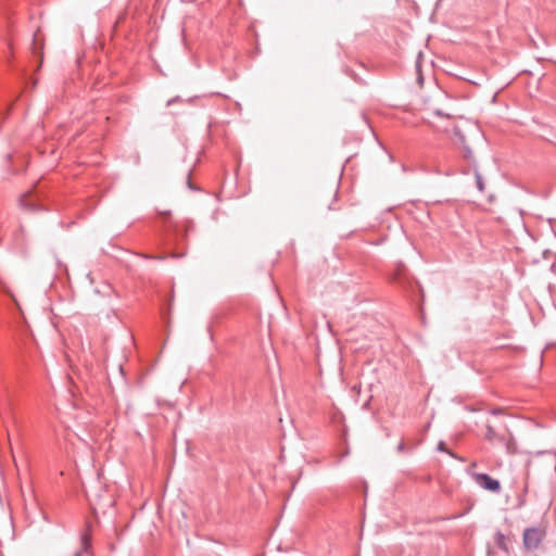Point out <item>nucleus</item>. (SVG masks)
<instances>
[{
    "instance_id": "ddd939ff",
    "label": "nucleus",
    "mask_w": 556,
    "mask_h": 556,
    "mask_svg": "<svg viewBox=\"0 0 556 556\" xmlns=\"http://www.w3.org/2000/svg\"><path fill=\"white\" fill-rule=\"evenodd\" d=\"M170 256H172V257H181V256H182V254L172 253V254H170Z\"/></svg>"
},
{
    "instance_id": "9d476101",
    "label": "nucleus",
    "mask_w": 556,
    "mask_h": 556,
    "mask_svg": "<svg viewBox=\"0 0 556 556\" xmlns=\"http://www.w3.org/2000/svg\"><path fill=\"white\" fill-rule=\"evenodd\" d=\"M405 451V444L404 442H400L397 445V452L402 453Z\"/></svg>"
},
{
    "instance_id": "423d86ee",
    "label": "nucleus",
    "mask_w": 556,
    "mask_h": 556,
    "mask_svg": "<svg viewBox=\"0 0 556 556\" xmlns=\"http://www.w3.org/2000/svg\"><path fill=\"white\" fill-rule=\"evenodd\" d=\"M494 542H495L496 546L500 549H502L503 552H505V553L509 552V547H508V543H507V538H506V535L503 532L497 531L494 534Z\"/></svg>"
},
{
    "instance_id": "20e7f679",
    "label": "nucleus",
    "mask_w": 556,
    "mask_h": 556,
    "mask_svg": "<svg viewBox=\"0 0 556 556\" xmlns=\"http://www.w3.org/2000/svg\"><path fill=\"white\" fill-rule=\"evenodd\" d=\"M472 478L476 483L484 490L491 491L493 493H500L502 490L500 481L493 479L488 473H473Z\"/></svg>"
},
{
    "instance_id": "f8f14e48",
    "label": "nucleus",
    "mask_w": 556,
    "mask_h": 556,
    "mask_svg": "<svg viewBox=\"0 0 556 556\" xmlns=\"http://www.w3.org/2000/svg\"><path fill=\"white\" fill-rule=\"evenodd\" d=\"M438 448L440 451H445V447H444V443L443 442H440L439 445H438Z\"/></svg>"
},
{
    "instance_id": "1a4fd4ad",
    "label": "nucleus",
    "mask_w": 556,
    "mask_h": 556,
    "mask_svg": "<svg viewBox=\"0 0 556 556\" xmlns=\"http://www.w3.org/2000/svg\"><path fill=\"white\" fill-rule=\"evenodd\" d=\"M26 197H27V194H23L20 199V203L22 206L28 207V205L25 202Z\"/></svg>"
},
{
    "instance_id": "f257e3e1",
    "label": "nucleus",
    "mask_w": 556,
    "mask_h": 556,
    "mask_svg": "<svg viewBox=\"0 0 556 556\" xmlns=\"http://www.w3.org/2000/svg\"><path fill=\"white\" fill-rule=\"evenodd\" d=\"M547 536V526L540 523L526 528L522 533V546L526 553L538 551Z\"/></svg>"
},
{
    "instance_id": "6e6552de",
    "label": "nucleus",
    "mask_w": 556,
    "mask_h": 556,
    "mask_svg": "<svg viewBox=\"0 0 556 556\" xmlns=\"http://www.w3.org/2000/svg\"><path fill=\"white\" fill-rule=\"evenodd\" d=\"M475 178H476L477 188L479 189V191L483 192L484 191V182H483L482 176L477 170L475 172Z\"/></svg>"
},
{
    "instance_id": "0eeeda50",
    "label": "nucleus",
    "mask_w": 556,
    "mask_h": 556,
    "mask_svg": "<svg viewBox=\"0 0 556 556\" xmlns=\"http://www.w3.org/2000/svg\"><path fill=\"white\" fill-rule=\"evenodd\" d=\"M83 547L79 552L75 554V556H81L83 553L87 552L90 548V535L88 533L83 534L81 536Z\"/></svg>"
},
{
    "instance_id": "9b49d317",
    "label": "nucleus",
    "mask_w": 556,
    "mask_h": 556,
    "mask_svg": "<svg viewBox=\"0 0 556 556\" xmlns=\"http://www.w3.org/2000/svg\"><path fill=\"white\" fill-rule=\"evenodd\" d=\"M164 218H165V222H167V219H169V212H165V213H161Z\"/></svg>"
},
{
    "instance_id": "39448f33",
    "label": "nucleus",
    "mask_w": 556,
    "mask_h": 556,
    "mask_svg": "<svg viewBox=\"0 0 556 556\" xmlns=\"http://www.w3.org/2000/svg\"><path fill=\"white\" fill-rule=\"evenodd\" d=\"M485 439L492 444H506L505 435L497 433L490 425L486 426Z\"/></svg>"
},
{
    "instance_id": "f03ea898",
    "label": "nucleus",
    "mask_w": 556,
    "mask_h": 556,
    "mask_svg": "<svg viewBox=\"0 0 556 556\" xmlns=\"http://www.w3.org/2000/svg\"><path fill=\"white\" fill-rule=\"evenodd\" d=\"M446 101H447V96L441 91L435 92L432 97L427 99L425 101V108H424V111H425L427 117L429 118L432 116H437V117L450 118L452 115L448 112V110L444 106L438 105V103L446 102Z\"/></svg>"
},
{
    "instance_id": "7ed1b4c3",
    "label": "nucleus",
    "mask_w": 556,
    "mask_h": 556,
    "mask_svg": "<svg viewBox=\"0 0 556 556\" xmlns=\"http://www.w3.org/2000/svg\"><path fill=\"white\" fill-rule=\"evenodd\" d=\"M455 143L458 144L462 149L463 159L469 164L475 165L476 160L471 148L468 146L467 137L465 134L460 131V129L455 128Z\"/></svg>"
}]
</instances>
